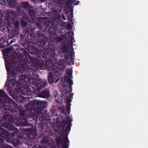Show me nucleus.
<instances>
[{"instance_id": "11", "label": "nucleus", "mask_w": 148, "mask_h": 148, "mask_svg": "<svg viewBox=\"0 0 148 148\" xmlns=\"http://www.w3.org/2000/svg\"><path fill=\"white\" fill-rule=\"evenodd\" d=\"M16 11L18 15H22L21 20V25L23 26L26 25L29 20V18L25 15V13L22 10V7L20 6H18L17 8Z\"/></svg>"}, {"instance_id": "49", "label": "nucleus", "mask_w": 148, "mask_h": 148, "mask_svg": "<svg viewBox=\"0 0 148 148\" xmlns=\"http://www.w3.org/2000/svg\"><path fill=\"white\" fill-rule=\"evenodd\" d=\"M13 40H15V41H16V39H15V38H14L13 39Z\"/></svg>"}, {"instance_id": "13", "label": "nucleus", "mask_w": 148, "mask_h": 148, "mask_svg": "<svg viewBox=\"0 0 148 148\" xmlns=\"http://www.w3.org/2000/svg\"><path fill=\"white\" fill-rule=\"evenodd\" d=\"M64 81L66 82L67 84L69 85V87L67 89H63L62 91V94L63 95H65L69 93H71L72 91V85L73 84V81L71 79L70 77L66 76L64 77Z\"/></svg>"}, {"instance_id": "45", "label": "nucleus", "mask_w": 148, "mask_h": 148, "mask_svg": "<svg viewBox=\"0 0 148 148\" xmlns=\"http://www.w3.org/2000/svg\"><path fill=\"white\" fill-rule=\"evenodd\" d=\"M60 17L62 18L63 20H66V18H65V16L64 14H62L61 16Z\"/></svg>"}, {"instance_id": "4", "label": "nucleus", "mask_w": 148, "mask_h": 148, "mask_svg": "<svg viewBox=\"0 0 148 148\" xmlns=\"http://www.w3.org/2000/svg\"><path fill=\"white\" fill-rule=\"evenodd\" d=\"M14 136L15 138L22 139L25 138L27 134L15 128L13 124L7 123H1L0 122V148H6V147L10 146L4 143V139L8 138L9 141L13 144L12 141Z\"/></svg>"}, {"instance_id": "28", "label": "nucleus", "mask_w": 148, "mask_h": 148, "mask_svg": "<svg viewBox=\"0 0 148 148\" xmlns=\"http://www.w3.org/2000/svg\"><path fill=\"white\" fill-rule=\"evenodd\" d=\"M64 8L66 13L67 14L69 12L73 13V9L71 6L64 7Z\"/></svg>"}, {"instance_id": "6", "label": "nucleus", "mask_w": 148, "mask_h": 148, "mask_svg": "<svg viewBox=\"0 0 148 148\" xmlns=\"http://www.w3.org/2000/svg\"><path fill=\"white\" fill-rule=\"evenodd\" d=\"M64 67V62H62L61 64L59 63L58 66L56 64H52L51 68L53 70V73H49L48 76V80L49 84H52L54 81L56 83L59 81L60 77H62Z\"/></svg>"}, {"instance_id": "44", "label": "nucleus", "mask_w": 148, "mask_h": 148, "mask_svg": "<svg viewBox=\"0 0 148 148\" xmlns=\"http://www.w3.org/2000/svg\"><path fill=\"white\" fill-rule=\"evenodd\" d=\"M70 38L71 40V44H72L73 43V40L74 38L72 36H70Z\"/></svg>"}, {"instance_id": "25", "label": "nucleus", "mask_w": 148, "mask_h": 148, "mask_svg": "<svg viewBox=\"0 0 148 148\" xmlns=\"http://www.w3.org/2000/svg\"><path fill=\"white\" fill-rule=\"evenodd\" d=\"M56 102L59 104L61 105L62 102V97L61 96H58L57 97L55 98Z\"/></svg>"}, {"instance_id": "9", "label": "nucleus", "mask_w": 148, "mask_h": 148, "mask_svg": "<svg viewBox=\"0 0 148 148\" xmlns=\"http://www.w3.org/2000/svg\"><path fill=\"white\" fill-rule=\"evenodd\" d=\"M67 136L68 134L63 133L56 137V142L57 145L59 147L61 145L62 146V148H68L69 145L67 144L69 143V141Z\"/></svg>"}, {"instance_id": "18", "label": "nucleus", "mask_w": 148, "mask_h": 148, "mask_svg": "<svg viewBox=\"0 0 148 148\" xmlns=\"http://www.w3.org/2000/svg\"><path fill=\"white\" fill-rule=\"evenodd\" d=\"M5 16L9 18L14 19L16 16V12L13 10L8 9L6 11Z\"/></svg>"}, {"instance_id": "37", "label": "nucleus", "mask_w": 148, "mask_h": 148, "mask_svg": "<svg viewBox=\"0 0 148 148\" xmlns=\"http://www.w3.org/2000/svg\"><path fill=\"white\" fill-rule=\"evenodd\" d=\"M14 28L19 29V23L18 21L15 22L14 24Z\"/></svg>"}, {"instance_id": "39", "label": "nucleus", "mask_w": 148, "mask_h": 148, "mask_svg": "<svg viewBox=\"0 0 148 148\" xmlns=\"http://www.w3.org/2000/svg\"><path fill=\"white\" fill-rule=\"evenodd\" d=\"M6 2V0H0V5L1 6H3Z\"/></svg>"}, {"instance_id": "14", "label": "nucleus", "mask_w": 148, "mask_h": 148, "mask_svg": "<svg viewBox=\"0 0 148 148\" xmlns=\"http://www.w3.org/2000/svg\"><path fill=\"white\" fill-rule=\"evenodd\" d=\"M39 101L42 102L44 104L43 108L40 112L38 113L36 111L34 112V114H37L38 115H38H39V119L41 121L44 122L45 120H49L50 119V116L47 113H46L44 114L42 112L45 107V103L42 101Z\"/></svg>"}, {"instance_id": "16", "label": "nucleus", "mask_w": 148, "mask_h": 148, "mask_svg": "<svg viewBox=\"0 0 148 148\" xmlns=\"http://www.w3.org/2000/svg\"><path fill=\"white\" fill-rule=\"evenodd\" d=\"M23 42L27 45V50L29 52L32 54H34L36 55L38 54L39 50L38 49L35 47L33 45H30L29 43H30L29 42L28 43H25L24 41H23Z\"/></svg>"}, {"instance_id": "22", "label": "nucleus", "mask_w": 148, "mask_h": 148, "mask_svg": "<svg viewBox=\"0 0 148 148\" xmlns=\"http://www.w3.org/2000/svg\"><path fill=\"white\" fill-rule=\"evenodd\" d=\"M20 31L19 29L14 28L11 31L10 33H9L8 35L11 38H13L15 35L18 34Z\"/></svg>"}, {"instance_id": "31", "label": "nucleus", "mask_w": 148, "mask_h": 148, "mask_svg": "<svg viewBox=\"0 0 148 148\" xmlns=\"http://www.w3.org/2000/svg\"><path fill=\"white\" fill-rule=\"evenodd\" d=\"M56 109L54 107H52V108L51 109L50 112L52 114V115H53V114L55 112H56ZM54 116L53 115H52V122L53 121V120L54 119Z\"/></svg>"}, {"instance_id": "50", "label": "nucleus", "mask_w": 148, "mask_h": 148, "mask_svg": "<svg viewBox=\"0 0 148 148\" xmlns=\"http://www.w3.org/2000/svg\"><path fill=\"white\" fill-rule=\"evenodd\" d=\"M40 136V137H42V136H43L42 135L41 136Z\"/></svg>"}, {"instance_id": "38", "label": "nucleus", "mask_w": 148, "mask_h": 148, "mask_svg": "<svg viewBox=\"0 0 148 148\" xmlns=\"http://www.w3.org/2000/svg\"><path fill=\"white\" fill-rule=\"evenodd\" d=\"M29 138L32 139L34 140L36 139V134H31L29 135Z\"/></svg>"}, {"instance_id": "29", "label": "nucleus", "mask_w": 148, "mask_h": 148, "mask_svg": "<svg viewBox=\"0 0 148 148\" xmlns=\"http://www.w3.org/2000/svg\"><path fill=\"white\" fill-rule=\"evenodd\" d=\"M4 11L3 10H0V23H2L4 14Z\"/></svg>"}, {"instance_id": "7", "label": "nucleus", "mask_w": 148, "mask_h": 148, "mask_svg": "<svg viewBox=\"0 0 148 148\" xmlns=\"http://www.w3.org/2000/svg\"><path fill=\"white\" fill-rule=\"evenodd\" d=\"M0 109L3 110V113H6L3 116V118L4 119L10 122L14 121L13 116H15L16 117V115H17V114L18 113L17 110L18 109L16 103L14 102L10 103Z\"/></svg>"}, {"instance_id": "5", "label": "nucleus", "mask_w": 148, "mask_h": 148, "mask_svg": "<svg viewBox=\"0 0 148 148\" xmlns=\"http://www.w3.org/2000/svg\"><path fill=\"white\" fill-rule=\"evenodd\" d=\"M49 63L53 62H57L60 60L62 57V53L64 54V58L65 60H70L72 62V64H74V59L73 55L74 53L69 51L68 47L65 45H62L59 48L58 45L53 44L51 51H50Z\"/></svg>"}, {"instance_id": "47", "label": "nucleus", "mask_w": 148, "mask_h": 148, "mask_svg": "<svg viewBox=\"0 0 148 148\" xmlns=\"http://www.w3.org/2000/svg\"><path fill=\"white\" fill-rule=\"evenodd\" d=\"M15 42V40H12L10 42V44H11L13 42Z\"/></svg>"}, {"instance_id": "19", "label": "nucleus", "mask_w": 148, "mask_h": 148, "mask_svg": "<svg viewBox=\"0 0 148 148\" xmlns=\"http://www.w3.org/2000/svg\"><path fill=\"white\" fill-rule=\"evenodd\" d=\"M66 36L61 35L60 36L54 37L53 38V41L55 43H58L60 42L66 38Z\"/></svg>"}, {"instance_id": "41", "label": "nucleus", "mask_w": 148, "mask_h": 148, "mask_svg": "<svg viewBox=\"0 0 148 148\" xmlns=\"http://www.w3.org/2000/svg\"><path fill=\"white\" fill-rule=\"evenodd\" d=\"M10 51V49L9 48H6L4 50V51L5 53H8Z\"/></svg>"}, {"instance_id": "42", "label": "nucleus", "mask_w": 148, "mask_h": 148, "mask_svg": "<svg viewBox=\"0 0 148 148\" xmlns=\"http://www.w3.org/2000/svg\"><path fill=\"white\" fill-rule=\"evenodd\" d=\"M53 94L55 98V97H57L58 96V92L57 90H55L54 91Z\"/></svg>"}, {"instance_id": "23", "label": "nucleus", "mask_w": 148, "mask_h": 148, "mask_svg": "<svg viewBox=\"0 0 148 148\" xmlns=\"http://www.w3.org/2000/svg\"><path fill=\"white\" fill-rule=\"evenodd\" d=\"M27 147V148H37L38 145L35 143L32 142H26L25 143Z\"/></svg>"}, {"instance_id": "8", "label": "nucleus", "mask_w": 148, "mask_h": 148, "mask_svg": "<svg viewBox=\"0 0 148 148\" xmlns=\"http://www.w3.org/2000/svg\"><path fill=\"white\" fill-rule=\"evenodd\" d=\"M29 15L31 19L34 21H36V25L40 29L46 31L51 23L48 21L41 20L40 17H36L34 11V10H28Z\"/></svg>"}, {"instance_id": "27", "label": "nucleus", "mask_w": 148, "mask_h": 148, "mask_svg": "<svg viewBox=\"0 0 148 148\" xmlns=\"http://www.w3.org/2000/svg\"><path fill=\"white\" fill-rule=\"evenodd\" d=\"M20 4L24 8H28L29 7L31 8V7L29 6L30 5L28 2H23L20 3Z\"/></svg>"}, {"instance_id": "36", "label": "nucleus", "mask_w": 148, "mask_h": 148, "mask_svg": "<svg viewBox=\"0 0 148 148\" xmlns=\"http://www.w3.org/2000/svg\"><path fill=\"white\" fill-rule=\"evenodd\" d=\"M72 4V0H67L66 2V6H65V7L71 6Z\"/></svg>"}, {"instance_id": "1", "label": "nucleus", "mask_w": 148, "mask_h": 148, "mask_svg": "<svg viewBox=\"0 0 148 148\" xmlns=\"http://www.w3.org/2000/svg\"><path fill=\"white\" fill-rule=\"evenodd\" d=\"M24 53L20 62L21 67L16 66L15 63L10 62L8 59L5 60L6 69L8 72L7 79H9L12 86H16V88L18 89L26 88L25 95L27 96L18 97L17 101L23 102L25 101V99L35 97V95L39 97L48 99L50 96L49 89H46L39 92L46 86L47 82L42 83L40 80L35 79L34 77L36 72L35 67L37 70L42 68L44 66V61L32 58L24 49Z\"/></svg>"}, {"instance_id": "32", "label": "nucleus", "mask_w": 148, "mask_h": 148, "mask_svg": "<svg viewBox=\"0 0 148 148\" xmlns=\"http://www.w3.org/2000/svg\"><path fill=\"white\" fill-rule=\"evenodd\" d=\"M56 3L58 6H63L64 5V1L63 0H56Z\"/></svg>"}, {"instance_id": "2", "label": "nucleus", "mask_w": 148, "mask_h": 148, "mask_svg": "<svg viewBox=\"0 0 148 148\" xmlns=\"http://www.w3.org/2000/svg\"><path fill=\"white\" fill-rule=\"evenodd\" d=\"M33 30H31V33L27 31L22 33L21 35V40L26 44L30 42L40 49L45 47L42 50L43 52L42 57L45 59L46 62H47L49 60L50 51L53 43L51 42H48L47 37L41 31H37L34 34Z\"/></svg>"}, {"instance_id": "33", "label": "nucleus", "mask_w": 148, "mask_h": 148, "mask_svg": "<svg viewBox=\"0 0 148 148\" xmlns=\"http://www.w3.org/2000/svg\"><path fill=\"white\" fill-rule=\"evenodd\" d=\"M65 73L69 76V77L70 78L71 77L72 75V71L71 69H68L66 71Z\"/></svg>"}, {"instance_id": "35", "label": "nucleus", "mask_w": 148, "mask_h": 148, "mask_svg": "<svg viewBox=\"0 0 148 148\" xmlns=\"http://www.w3.org/2000/svg\"><path fill=\"white\" fill-rule=\"evenodd\" d=\"M67 18L69 19V21H71L73 17V13H71V14H67Z\"/></svg>"}, {"instance_id": "10", "label": "nucleus", "mask_w": 148, "mask_h": 148, "mask_svg": "<svg viewBox=\"0 0 148 148\" xmlns=\"http://www.w3.org/2000/svg\"><path fill=\"white\" fill-rule=\"evenodd\" d=\"M12 99L9 98L4 91L0 90V108H2L5 105L9 104Z\"/></svg>"}, {"instance_id": "20", "label": "nucleus", "mask_w": 148, "mask_h": 148, "mask_svg": "<svg viewBox=\"0 0 148 148\" xmlns=\"http://www.w3.org/2000/svg\"><path fill=\"white\" fill-rule=\"evenodd\" d=\"M7 1L9 5L11 8H13L17 6L18 4L16 0H6V1ZM6 3V2L4 5H5Z\"/></svg>"}, {"instance_id": "12", "label": "nucleus", "mask_w": 148, "mask_h": 148, "mask_svg": "<svg viewBox=\"0 0 148 148\" xmlns=\"http://www.w3.org/2000/svg\"><path fill=\"white\" fill-rule=\"evenodd\" d=\"M71 122L70 116H67L66 119H63L61 121V127H62V130L66 133L68 131L71 130Z\"/></svg>"}, {"instance_id": "26", "label": "nucleus", "mask_w": 148, "mask_h": 148, "mask_svg": "<svg viewBox=\"0 0 148 148\" xmlns=\"http://www.w3.org/2000/svg\"><path fill=\"white\" fill-rule=\"evenodd\" d=\"M49 138L48 136H45L41 140V142L43 144H45L48 143Z\"/></svg>"}, {"instance_id": "30", "label": "nucleus", "mask_w": 148, "mask_h": 148, "mask_svg": "<svg viewBox=\"0 0 148 148\" xmlns=\"http://www.w3.org/2000/svg\"><path fill=\"white\" fill-rule=\"evenodd\" d=\"M10 44H8V41L4 40L3 41V42L0 44V47L2 48H4L7 46H8Z\"/></svg>"}, {"instance_id": "24", "label": "nucleus", "mask_w": 148, "mask_h": 148, "mask_svg": "<svg viewBox=\"0 0 148 148\" xmlns=\"http://www.w3.org/2000/svg\"><path fill=\"white\" fill-rule=\"evenodd\" d=\"M1 23H0V30L1 32H6L9 33L10 32V30L9 27L5 25H1Z\"/></svg>"}, {"instance_id": "3", "label": "nucleus", "mask_w": 148, "mask_h": 148, "mask_svg": "<svg viewBox=\"0 0 148 148\" xmlns=\"http://www.w3.org/2000/svg\"><path fill=\"white\" fill-rule=\"evenodd\" d=\"M43 103L39 101L34 100L32 101L27 105H25L26 110L20 109L19 112V118L18 120H16V124L19 125H25L24 123H23L21 119L25 122L27 121V120L31 121L37 122L38 121V115L34 114V112L36 111L37 112H40L43 108Z\"/></svg>"}, {"instance_id": "48", "label": "nucleus", "mask_w": 148, "mask_h": 148, "mask_svg": "<svg viewBox=\"0 0 148 148\" xmlns=\"http://www.w3.org/2000/svg\"><path fill=\"white\" fill-rule=\"evenodd\" d=\"M40 1L42 2H43L45 1V0H40Z\"/></svg>"}, {"instance_id": "15", "label": "nucleus", "mask_w": 148, "mask_h": 148, "mask_svg": "<svg viewBox=\"0 0 148 148\" xmlns=\"http://www.w3.org/2000/svg\"><path fill=\"white\" fill-rule=\"evenodd\" d=\"M73 93H69L65 95H63L66 97L65 99V101L66 104V109L67 113L69 114H70V112L71 106V105L70 102L72 101L71 99H73Z\"/></svg>"}, {"instance_id": "34", "label": "nucleus", "mask_w": 148, "mask_h": 148, "mask_svg": "<svg viewBox=\"0 0 148 148\" xmlns=\"http://www.w3.org/2000/svg\"><path fill=\"white\" fill-rule=\"evenodd\" d=\"M12 19L11 18H9L7 16L6 17V18L4 19V22L7 24L8 25L10 24L11 20Z\"/></svg>"}, {"instance_id": "40", "label": "nucleus", "mask_w": 148, "mask_h": 148, "mask_svg": "<svg viewBox=\"0 0 148 148\" xmlns=\"http://www.w3.org/2000/svg\"><path fill=\"white\" fill-rule=\"evenodd\" d=\"M79 3V1H76L75 0H73L72 1V4L73 3L74 5H77Z\"/></svg>"}, {"instance_id": "21", "label": "nucleus", "mask_w": 148, "mask_h": 148, "mask_svg": "<svg viewBox=\"0 0 148 148\" xmlns=\"http://www.w3.org/2000/svg\"><path fill=\"white\" fill-rule=\"evenodd\" d=\"M45 9L42 8V6L36 9V13L38 16L44 15L45 14Z\"/></svg>"}, {"instance_id": "43", "label": "nucleus", "mask_w": 148, "mask_h": 148, "mask_svg": "<svg viewBox=\"0 0 148 148\" xmlns=\"http://www.w3.org/2000/svg\"><path fill=\"white\" fill-rule=\"evenodd\" d=\"M59 108L60 110H61V112H62V113H65L66 112H65V110L64 109V108H63L61 107L60 106L59 107Z\"/></svg>"}, {"instance_id": "46", "label": "nucleus", "mask_w": 148, "mask_h": 148, "mask_svg": "<svg viewBox=\"0 0 148 148\" xmlns=\"http://www.w3.org/2000/svg\"><path fill=\"white\" fill-rule=\"evenodd\" d=\"M71 25L69 23L67 26V27L68 29L69 28V29H71Z\"/></svg>"}, {"instance_id": "17", "label": "nucleus", "mask_w": 148, "mask_h": 148, "mask_svg": "<svg viewBox=\"0 0 148 148\" xmlns=\"http://www.w3.org/2000/svg\"><path fill=\"white\" fill-rule=\"evenodd\" d=\"M58 25L52 23L50 26L47 31L50 36H54L56 34V32L57 29Z\"/></svg>"}]
</instances>
